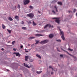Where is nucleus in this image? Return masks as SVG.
Returning <instances> with one entry per match:
<instances>
[{"instance_id":"nucleus-1","label":"nucleus","mask_w":77,"mask_h":77,"mask_svg":"<svg viewBox=\"0 0 77 77\" xmlns=\"http://www.w3.org/2000/svg\"><path fill=\"white\" fill-rule=\"evenodd\" d=\"M52 19H55L56 20H55V22L58 23V24H59L60 23V17H54L52 18Z\"/></svg>"},{"instance_id":"nucleus-2","label":"nucleus","mask_w":77,"mask_h":77,"mask_svg":"<svg viewBox=\"0 0 77 77\" xmlns=\"http://www.w3.org/2000/svg\"><path fill=\"white\" fill-rule=\"evenodd\" d=\"M48 42V40H44L41 41L39 43L41 44H46V43H47Z\"/></svg>"},{"instance_id":"nucleus-3","label":"nucleus","mask_w":77,"mask_h":77,"mask_svg":"<svg viewBox=\"0 0 77 77\" xmlns=\"http://www.w3.org/2000/svg\"><path fill=\"white\" fill-rule=\"evenodd\" d=\"M27 16L31 18H33V17H34V14H33L32 13H31L29 14H27Z\"/></svg>"},{"instance_id":"nucleus-4","label":"nucleus","mask_w":77,"mask_h":77,"mask_svg":"<svg viewBox=\"0 0 77 77\" xmlns=\"http://www.w3.org/2000/svg\"><path fill=\"white\" fill-rule=\"evenodd\" d=\"M29 3H30V1L29 0H24L23 1V3L24 5H26Z\"/></svg>"},{"instance_id":"nucleus-5","label":"nucleus","mask_w":77,"mask_h":77,"mask_svg":"<svg viewBox=\"0 0 77 77\" xmlns=\"http://www.w3.org/2000/svg\"><path fill=\"white\" fill-rule=\"evenodd\" d=\"M60 35H62L61 38L63 40H65V37H64V35L63 34V31H60Z\"/></svg>"},{"instance_id":"nucleus-6","label":"nucleus","mask_w":77,"mask_h":77,"mask_svg":"<svg viewBox=\"0 0 77 77\" xmlns=\"http://www.w3.org/2000/svg\"><path fill=\"white\" fill-rule=\"evenodd\" d=\"M57 8H58L56 6H54V9H55L56 12H58V9H57Z\"/></svg>"},{"instance_id":"nucleus-7","label":"nucleus","mask_w":77,"mask_h":77,"mask_svg":"<svg viewBox=\"0 0 77 77\" xmlns=\"http://www.w3.org/2000/svg\"><path fill=\"white\" fill-rule=\"evenodd\" d=\"M23 64L25 66H26V67H27L28 68H30V66H29L27 64H26V63H23Z\"/></svg>"},{"instance_id":"nucleus-8","label":"nucleus","mask_w":77,"mask_h":77,"mask_svg":"<svg viewBox=\"0 0 77 77\" xmlns=\"http://www.w3.org/2000/svg\"><path fill=\"white\" fill-rule=\"evenodd\" d=\"M13 54H16V56H20V54H19V53H17L14 52Z\"/></svg>"},{"instance_id":"nucleus-9","label":"nucleus","mask_w":77,"mask_h":77,"mask_svg":"<svg viewBox=\"0 0 77 77\" xmlns=\"http://www.w3.org/2000/svg\"><path fill=\"white\" fill-rule=\"evenodd\" d=\"M54 36V35L53 34H51L49 35V38H52Z\"/></svg>"},{"instance_id":"nucleus-10","label":"nucleus","mask_w":77,"mask_h":77,"mask_svg":"<svg viewBox=\"0 0 77 77\" xmlns=\"http://www.w3.org/2000/svg\"><path fill=\"white\" fill-rule=\"evenodd\" d=\"M35 36H43V35L39 34H35Z\"/></svg>"},{"instance_id":"nucleus-11","label":"nucleus","mask_w":77,"mask_h":77,"mask_svg":"<svg viewBox=\"0 0 77 77\" xmlns=\"http://www.w3.org/2000/svg\"><path fill=\"white\" fill-rule=\"evenodd\" d=\"M36 56L37 57L39 58V59H41V57L40 55H39L38 54H37Z\"/></svg>"},{"instance_id":"nucleus-12","label":"nucleus","mask_w":77,"mask_h":77,"mask_svg":"<svg viewBox=\"0 0 77 77\" xmlns=\"http://www.w3.org/2000/svg\"><path fill=\"white\" fill-rule=\"evenodd\" d=\"M29 58V57L28 56H25V60L26 61H27V60Z\"/></svg>"},{"instance_id":"nucleus-13","label":"nucleus","mask_w":77,"mask_h":77,"mask_svg":"<svg viewBox=\"0 0 77 77\" xmlns=\"http://www.w3.org/2000/svg\"><path fill=\"white\" fill-rule=\"evenodd\" d=\"M8 19L10 20V21H13V19H12V18L11 17H9L8 18Z\"/></svg>"},{"instance_id":"nucleus-14","label":"nucleus","mask_w":77,"mask_h":77,"mask_svg":"<svg viewBox=\"0 0 77 77\" xmlns=\"http://www.w3.org/2000/svg\"><path fill=\"white\" fill-rule=\"evenodd\" d=\"M7 31L9 32V33H11V32H12V30H9V29H7Z\"/></svg>"},{"instance_id":"nucleus-15","label":"nucleus","mask_w":77,"mask_h":77,"mask_svg":"<svg viewBox=\"0 0 77 77\" xmlns=\"http://www.w3.org/2000/svg\"><path fill=\"white\" fill-rule=\"evenodd\" d=\"M2 27L3 29H5L6 28V26L3 24H2Z\"/></svg>"},{"instance_id":"nucleus-16","label":"nucleus","mask_w":77,"mask_h":77,"mask_svg":"<svg viewBox=\"0 0 77 77\" xmlns=\"http://www.w3.org/2000/svg\"><path fill=\"white\" fill-rule=\"evenodd\" d=\"M52 12L53 14H54L55 15H56V11H55L54 10H53L52 11Z\"/></svg>"},{"instance_id":"nucleus-17","label":"nucleus","mask_w":77,"mask_h":77,"mask_svg":"<svg viewBox=\"0 0 77 77\" xmlns=\"http://www.w3.org/2000/svg\"><path fill=\"white\" fill-rule=\"evenodd\" d=\"M48 26L49 27V28H53V27H53V26H51V25L50 24H48Z\"/></svg>"},{"instance_id":"nucleus-18","label":"nucleus","mask_w":77,"mask_h":77,"mask_svg":"<svg viewBox=\"0 0 77 77\" xmlns=\"http://www.w3.org/2000/svg\"><path fill=\"white\" fill-rule=\"evenodd\" d=\"M39 41L38 40H35V42H36V43H35V45H36V44H38L39 43Z\"/></svg>"},{"instance_id":"nucleus-19","label":"nucleus","mask_w":77,"mask_h":77,"mask_svg":"<svg viewBox=\"0 0 77 77\" xmlns=\"http://www.w3.org/2000/svg\"><path fill=\"white\" fill-rule=\"evenodd\" d=\"M21 29L23 30H26V29H27V28H26V27H22Z\"/></svg>"},{"instance_id":"nucleus-20","label":"nucleus","mask_w":77,"mask_h":77,"mask_svg":"<svg viewBox=\"0 0 77 77\" xmlns=\"http://www.w3.org/2000/svg\"><path fill=\"white\" fill-rule=\"evenodd\" d=\"M42 72V71H40V72H38V71H37L36 72H37V74H41V72Z\"/></svg>"},{"instance_id":"nucleus-21","label":"nucleus","mask_w":77,"mask_h":77,"mask_svg":"<svg viewBox=\"0 0 77 77\" xmlns=\"http://www.w3.org/2000/svg\"><path fill=\"white\" fill-rule=\"evenodd\" d=\"M15 18L16 19H17V20H18V18H19V17L18 16H16L15 17Z\"/></svg>"},{"instance_id":"nucleus-22","label":"nucleus","mask_w":77,"mask_h":77,"mask_svg":"<svg viewBox=\"0 0 77 77\" xmlns=\"http://www.w3.org/2000/svg\"><path fill=\"white\" fill-rule=\"evenodd\" d=\"M32 23L33 24V26H36V23L34 22V21H33Z\"/></svg>"},{"instance_id":"nucleus-23","label":"nucleus","mask_w":77,"mask_h":77,"mask_svg":"<svg viewBox=\"0 0 77 77\" xmlns=\"http://www.w3.org/2000/svg\"><path fill=\"white\" fill-rule=\"evenodd\" d=\"M48 24H47V25H46L44 27V29H46L47 27H48Z\"/></svg>"},{"instance_id":"nucleus-24","label":"nucleus","mask_w":77,"mask_h":77,"mask_svg":"<svg viewBox=\"0 0 77 77\" xmlns=\"http://www.w3.org/2000/svg\"><path fill=\"white\" fill-rule=\"evenodd\" d=\"M58 5H62V3L60 2H58Z\"/></svg>"},{"instance_id":"nucleus-25","label":"nucleus","mask_w":77,"mask_h":77,"mask_svg":"<svg viewBox=\"0 0 77 77\" xmlns=\"http://www.w3.org/2000/svg\"><path fill=\"white\" fill-rule=\"evenodd\" d=\"M34 38H35V37H30L29 38V39H34Z\"/></svg>"},{"instance_id":"nucleus-26","label":"nucleus","mask_w":77,"mask_h":77,"mask_svg":"<svg viewBox=\"0 0 77 77\" xmlns=\"http://www.w3.org/2000/svg\"><path fill=\"white\" fill-rule=\"evenodd\" d=\"M29 8L30 9H33V7L31 5L29 6Z\"/></svg>"},{"instance_id":"nucleus-27","label":"nucleus","mask_w":77,"mask_h":77,"mask_svg":"<svg viewBox=\"0 0 77 77\" xmlns=\"http://www.w3.org/2000/svg\"><path fill=\"white\" fill-rule=\"evenodd\" d=\"M56 41H57V42H61V40L60 39L57 40Z\"/></svg>"},{"instance_id":"nucleus-28","label":"nucleus","mask_w":77,"mask_h":77,"mask_svg":"<svg viewBox=\"0 0 77 77\" xmlns=\"http://www.w3.org/2000/svg\"><path fill=\"white\" fill-rule=\"evenodd\" d=\"M49 68H51L52 69V71H53L54 69L53 67H52V66H50L49 67Z\"/></svg>"},{"instance_id":"nucleus-29","label":"nucleus","mask_w":77,"mask_h":77,"mask_svg":"<svg viewBox=\"0 0 77 77\" xmlns=\"http://www.w3.org/2000/svg\"><path fill=\"white\" fill-rule=\"evenodd\" d=\"M15 43V41H14L12 42V45H14V44Z\"/></svg>"},{"instance_id":"nucleus-30","label":"nucleus","mask_w":77,"mask_h":77,"mask_svg":"<svg viewBox=\"0 0 77 77\" xmlns=\"http://www.w3.org/2000/svg\"><path fill=\"white\" fill-rule=\"evenodd\" d=\"M17 8H19V9H20V5L19 4H18V5Z\"/></svg>"},{"instance_id":"nucleus-31","label":"nucleus","mask_w":77,"mask_h":77,"mask_svg":"<svg viewBox=\"0 0 77 77\" xmlns=\"http://www.w3.org/2000/svg\"><path fill=\"white\" fill-rule=\"evenodd\" d=\"M46 75H48V70L47 71V72L46 73Z\"/></svg>"},{"instance_id":"nucleus-32","label":"nucleus","mask_w":77,"mask_h":77,"mask_svg":"<svg viewBox=\"0 0 77 77\" xmlns=\"http://www.w3.org/2000/svg\"><path fill=\"white\" fill-rule=\"evenodd\" d=\"M68 50H70V51H73V50H72V49H70L69 48H68Z\"/></svg>"},{"instance_id":"nucleus-33","label":"nucleus","mask_w":77,"mask_h":77,"mask_svg":"<svg viewBox=\"0 0 77 77\" xmlns=\"http://www.w3.org/2000/svg\"><path fill=\"white\" fill-rule=\"evenodd\" d=\"M57 48V51H60L59 49V48Z\"/></svg>"},{"instance_id":"nucleus-34","label":"nucleus","mask_w":77,"mask_h":77,"mask_svg":"<svg viewBox=\"0 0 77 77\" xmlns=\"http://www.w3.org/2000/svg\"><path fill=\"white\" fill-rule=\"evenodd\" d=\"M68 12L69 13H70V12H71V13H72V11H69Z\"/></svg>"},{"instance_id":"nucleus-35","label":"nucleus","mask_w":77,"mask_h":77,"mask_svg":"<svg viewBox=\"0 0 77 77\" xmlns=\"http://www.w3.org/2000/svg\"><path fill=\"white\" fill-rule=\"evenodd\" d=\"M28 24H31L32 23V22L31 21H29L28 22Z\"/></svg>"},{"instance_id":"nucleus-36","label":"nucleus","mask_w":77,"mask_h":77,"mask_svg":"<svg viewBox=\"0 0 77 77\" xmlns=\"http://www.w3.org/2000/svg\"><path fill=\"white\" fill-rule=\"evenodd\" d=\"M60 57H63V55H62V54H61L60 55Z\"/></svg>"},{"instance_id":"nucleus-37","label":"nucleus","mask_w":77,"mask_h":77,"mask_svg":"<svg viewBox=\"0 0 77 77\" xmlns=\"http://www.w3.org/2000/svg\"><path fill=\"white\" fill-rule=\"evenodd\" d=\"M22 24H24V22L22 21L21 22Z\"/></svg>"},{"instance_id":"nucleus-38","label":"nucleus","mask_w":77,"mask_h":77,"mask_svg":"<svg viewBox=\"0 0 77 77\" xmlns=\"http://www.w3.org/2000/svg\"><path fill=\"white\" fill-rule=\"evenodd\" d=\"M75 11H76V9H74V11H73L74 12H75Z\"/></svg>"},{"instance_id":"nucleus-39","label":"nucleus","mask_w":77,"mask_h":77,"mask_svg":"<svg viewBox=\"0 0 77 77\" xmlns=\"http://www.w3.org/2000/svg\"><path fill=\"white\" fill-rule=\"evenodd\" d=\"M67 52V53H68V54H69V55H70V56H72V55H71V54H69V53H68V52Z\"/></svg>"},{"instance_id":"nucleus-40","label":"nucleus","mask_w":77,"mask_h":77,"mask_svg":"<svg viewBox=\"0 0 77 77\" xmlns=\"http://www.w3.org/2000/svg\"><path fill=\"white\" fill-rule=\"evenodd\" d=\"M23 45H21V46H20L21 48H23Z\"/></svg>"},{"instance_id":"nucleus-41","label":"nucleus","mask_w":77,"mask_h":77,"mask_svg":"<svg viewBox=\"0 0 77 77\" xmlns=\"http://www.w3.org/2000/svg\"><path fill=\"white\" fill-rule=\"evenodd\" d=\"M54 74L53 72H51V74Z\"/></svg>"},{"instance_id":"nucleus-42","label":"nucleus","mask_w":77,"mask_h":77,"mask_svg":"<svg viewBox=\"0 0 77 77\" xmlns=\"http://www.w3.org/2000/svg\"><path fill=\"white\" fill-rule=\"evenodd\" d=\"M1 50H2L3 51L4 50V49L3 48H2L1 49Z\"/></svg>"},{"instance_id":"nucleus-43","label":"nucleus","mask_w":77,"mask_h":77,"mask_svg":"<svg viewBox=\"0 0 77 77\" xmlns=\"http://www.w3.org/2000/svg\"><path fill=\"white\" fill-rule=\"evenodd\" d=\"M13 50H14V51H15V49L14 48Z\"/></svg>"},{"instance_id":"nucleus-44","label":"nucleus","mask_w":77,"mask_h":77,"mask_svg":"<svg viewBox=\"0 0 77 77\" xmlns=\"http://www.w3.org/2000/svg\"><path fill=\"white\" fill-rule=\"evenodd\" d=\"M38 13H39V14H41V12L40 11H38Z\"/></svg>"},{"instance_id":"nucleus-45","label":"nucleus","mask_w":77,"mask_h":77,"mask_svg":"<svg viewBox=\"0 0 77 77\" xmlns=\"http://www.w3.org/2000/svg\"><path fill=\"white\" fill-rule=\"evenodd\" d=\"M10 42H10V41L8 42V43H10Z\"/></svg>"},{"instance_id":"nucleus-46","label":"nucleus","mask_w":77,"mask_h":77,"mask_svg":"<svg viewBox=\"0 0 77 77\" xmlns=\"http://www.w3.org/2000/svg\"><path fill=\"white\" fill-rule=\"evenodd\" d=\"M25 52H28V51H25Z\"/></svg>"},{"instance_id":"nucleus-47","label":"nucleus","mask_w":77,"mask_h":77,"mask_svg":"<svg viewBox=\"0 0 77 77\" xmlns=\"http://www.w3.org/2000/svg\"><path fill=\"white\" fill-rule=\"evenodd\" d=\"M61 50H63V51H65V50H64L63 49H62V48H61Z\"/></svg>"},{"instance_id":"nucleus-48","label":"nucleus","mask_w":77,"mask_h":77,"mask_svg":"<svg viewBox=\"0 0 77 77\" xmlns=\"http://www.w3.org/2000/svg\"><path fill=\"white\" fill-rule=\"evenodd\" d=\"M15 8L16 9H17V7L16 6H15Z\"/></svg>"},{"instance_id":"nucleus-49","label":"nucleus","mask_w":77,"mask_h":77,"mask_svg":"<svg viewBox=\"0 0 77 77\" xmlns=\"http://www.w3.org/2000/svg\"><path fill=\"white\" fill-rule=\"evenodd\" d=\"M28 46L29 47L30 46V44H28Z\"/></svg>"},{"instance_id":"nucleus-50","label":"nucleus","mask_w":77,"mask_h":77,"mask_svg":"<svg viewBox=\"0 0 77 77\" xmlns=\"http://www.w3.org/2000/svg\"><path fill=\"white\" fill-rule=\"evenodd\" d=\"M54 71H57V69H55V70H54Z\"/></svg>"},{"instance_id":"nucleus-51","label":"nucleus","mask_w":77,"mask_h":77,"mask_svg":"<svg viewBox=\"0 0 77 77\" xmlns=\"http://www.w3.org/2000/svg\"><path fill=\"white\" fill-rule=\"evenodd\" d=\"M76 16L77 17V13H76Z\"/></svg>"},{"instance_id":"nucleus-52","label":"nucleus","mask_w":77,"mask_h":77,"mask_svg":"<svg viewBox=\"0 0 77 77\" xmlns=\"http://www.w3.org/2000/svg\"><path fill=\"white\" fill-rule=\"evenodd\" d=\"M60 31H61V30L60 29Z\"/></svg>"},{"instance_id":"nucleus-53","label":"nucleus","mask_w":77,"mask_h":77,"mask_svg":"<svg viewBox=\"0 0 77 77\" xmlns=\"http://www.w3.org/2000/svg\"><path fill=\"white\" fill-rule=\"evenodd\" d=\"M25 50H26V49H25Z\"/></svg>"},{"instance_id":"nucleus-54","label":"nucleus","mask_w":77,"mask_h":77,"mask_svg":"<svg viewBox=\"0 0 77 77\" xmlns=\"http://www.w3.org/2000/svg\"><path fill=\"white\" fill-rule=\"evenodd\" d=\"M25 50H26V49H25Z\"/></svg>"}]
</instances>
